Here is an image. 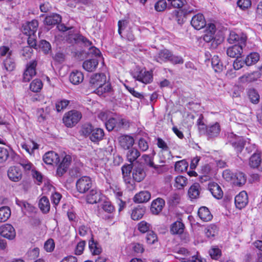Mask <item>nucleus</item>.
Masks as SVG:
<instances>
[{
  "label": "nucleus",
  "mask_w": 262,
  "mask_h": 262,
  "mask_svg": "<svg viewBox=\"0 0 262 262\" xmlns=\"http://www.w3.org/2000/svg\"><path fill=\"white\" fill-rule=\"evenodd\" d=\"M145 213V209L143 208L137 207L132 210L131 217L133 220L141 219Z\"/></svg>",
  "instance_id": "58836bf2"
},
{
  "label": "nucleus",
  "mask_w": 262,
  "mask_h": 262,
  "mask_svg": "<svg viewBox=\"0 0 262 262\" xmlns=\"http://www.w3.org/2000/svg\"><path fill=\"white\" fill-rule=\"evenodd\" d=\"M132 176L136 182L142 181L146 176V173L141 166H136L133 168Z\"/></svg>",
  "instance_id": "4be33fe9"
},
{
  "label": "nucleus",
  "mask_w": 262,
  "mask_h": 262,
  "mask_svg": "<svg viewBox=\"0 0 262 262\" xmlns=\"http://www.w3.org/2000/svg\"><path fill=\"white\" fill-rule=\"evenodd\" d=\"M42 88V83L41 80L39 79H35L30 83V89L34 92H38Z\"/></svg>",
  "instance_id": "79ce46f5"
},
{
  "label": "nucleus",
  "mask_w": 262,
  "mask_h": 262,
  "mask_svg": "<svg viewBox=\"0 0 262 262\" xmlns=\"http://www.w3.org/2000/svg\"><path fill=\"white\" fill-rule=\"evenodd\" d=\"M231 144L237 151L241 152L245 145V142L243 138H238L235 141L232 142Z\"/></svg>",
  "instance_id": "49530a36"
},
{
  "label": "nucleus",
  "mask_w": 262,
  "mask_h": 262,
  "mask_svg": "<svg viewBox=\"0 0 262 262\" xmlns=\"http://www.w3.org/2000/svg\"><path fill=\"white\" fill-rule=\"evenodd\" d=\"M198 213L200 218L204 222L211 221L213 217L208 208L205 206L200 207Z\"/></svg>",
  "instance_id": "393cba45"
},
{
  "label": "nucleus",
  "mask_w": 262,
  "mask_h": 262,
  "mask_svg": "<svg viewBox=\"0 0 262 262\" xmlns=\"http://www.w3.org/2000/svg\"><path fill=\"white\" fill-rule=\"evenodd\" d=\"M133 77L136 80L145 84L151 82L152 80V75L149 71L145 69H138L136 72L133 74Z\"/></svg>",
  "instance_id": "39448f33"
},
{
  "label": "nucleus",
  "mask_w": 262,
  "mask_h": 262,
  "mask_svg": "<svg viewBox=\"0 0 262 262\" xmlns=\"http://www.w3.org/2000/svg\"><path fill=\"white\" fill-rule=\"evenodd\" d=\"M221 132V126L218 122L207 125L205 128H201V134L205 136L208 140H213L217 137Z\"/></svg>",
  "instance_id": "7ed1b4c3"
},
{
  "label": "nucleus",
  "mask_w": 262,
  "mask_h": 262,
  "mask_svg": "<svg viewBox=\"0 0 262 262\" xmlns=\"http://www.w3.org/2000/svg\"><path fill=\"white\" fill-rule=\"evenodd\" d=\"M247 40V36L245 34H242L239 36L235 32L232 31L230 33L229 36L228 38V42L230 43H233L238 42L239 45H245Z\"/></svg>",
  "instance_id": "aec40b11"
},
{
  "label": "nucleus",
  "mask_w": 262,
  "mask_h": 262,
  "mask_svg": "<svg viewBox=\"0 0 262 262\" xmlns=\"http://www.w3.org/2000/svg\"><path fill=\"white\" fill-rule=\"evenodd\" d=\"M170 53L169 50L166 49L161 50L155 56V60L161 63L169 61Z\"/></svg>",
  "instance_id": "a878e982"
},
{
  "label": "nucleus",
  "mask_w": 262,
  "mask_h": 262,
  "mask_svg": "<svg viewBox=\"0 0 262 262\" xmlns=\"http://www.w3.org/2000/svg\"><path fill=\"white\" fill-rule=\"evenodd\" d=\"M69 104V101L67 100H62L58 101L56 103V108L57 112L66 108Z\"/></svg>",
  "instance_id": "052dcab7"
},
{
  "label": "nucleus",
  "mask_w": 262,
  "mask_h": 262,
  "mask_svg": "<svg viewBox=\"0 0 262 262\" xmlns=\"http://www.w3.org/2000/svg\"><path fill=\"white\" fill-rule=\"evenodd\" d=\"M85 245V242L84 241L79 242L76 247L75 253L76 255H80L82 253L84 247Z\"/></svg>",
  "instance_id": "69168bd1"
},
{
  "label": "nucleus",
  "mask_w": 262,
  "mask_h": 262,
  "mask_svg": "<svg viewBox=\"0 0 262 262\" xmlns=\"http://www.w3.org/2000/svg\"><path fill=\"white\" fill-rule=\"evenodd\" d=\"M112 90V88L110 83L105 82L101 86H98L95 90V93L98 95H102L104 93L111 92Z\"/></svg>",
  "instance_id": "c9c22d12"
},
{
  "label": "nucleus",
  "mask_w": 262,
  "mask_h": 262,
  "mask_svg": "<svg viewBox=\"0 0 262 262\" xmlns=\"http://www.w3.org/2000/svg\"><path fill=\"white\" fill-rule=\"evenodd\" d=\"M11 215V210L9 207L3 206L0 208V222L6 221Z\"/></svg>",
  "instance_id": "4c0bfd02"
},
{
  "label": "nucleus",
  "mask_w": 262,
  "mask_h": 262,
  "mask_svg": "<svg viewBox=\"0 0 262 262\" xmlns=\"http://www.w3.org/2000/svg\"><path fill=\"white\" fill-rule=\"evenodd\" d=\"M12 152V150L10 148H6L4 147H0V163L5 162Z\"/></svg>",
  "instance_id": "a19ab883"
},
{
  "label": "nucleus",
  "mask_w": 262,
  "mask_h": 262,
  "mask_svg": "<svg viewBox=\"0 0 262 262\" xmlns=\"http://www.w3.org/2000/svg\"><path fill=\"white\" fill-rule=\"evenodd\" d=\"M142 159L144 160L145 164L149 167H152L155 169L158 168V166L154 164L152 159L148 155H143L142 156Z\"/></svg>",
  "instance_id": "6e6d98bb"
},
{
  "label": "nucleus",
  "mask_w": 262,
  "mask_h": 262,
  "mask_svg": "<svg viewBox=\"0 0 262 262\" xmlns=\"http://www.w3.org/2000/svg\"><path fill=\"white\" fill-rule=\"evenodd\" d=\"M4 66L7 71L11 72L14 69L15 64L13 59L10 57H7L4 61Z\"/></svg>",
  "instance_id": "c03bdc74"
},
{
  "label": "nucleus",
  "mask_w": 262,
  "mask_h": 262,
  "mask_svg": "<svg viewBox=\"0 0 262 262\" xmlns=\"http://www.w3.org/2000/svg\"><path fill=\"white\" fill-rule=\"evenodd\" d=\"M184 225L180 221H176L171 224L170 232L172 234H181L184 232Z\"/></svg>",
  "instance_id": "7c9ffc66"
},
{
  "label": "nucleus",
  "mask_w": 262,
  "mask_h": 262,
  "mask_svg": "<svg viewBox=\"0 0 262 262\" xmlns=\"http://www.w3.org/2000/svg\"><path fill=\"white\" fill-rule=\"evenodd\" d=\"M32 147L31 145H29L27 144H24L22 145L23 149H25L30 155H32L34 150L38 148V145L34 142H32Z\"/></svg>",
  "instance_id": "680f3d73"
},
{
  "label": "nucleus",
  "mask_w": 262,
  "mask_h": 262,
  "mask_svg": "<svg viewBox=\"0 0 262 262\" xmlns=\"http://www.w3.org/2000/svg\"><path fill=\"white\" fill-rule=\"evenodd\" d=\"M55 248L53 239L50 238L47 240L44 244V249L48 252H52Z\"/></svg>",
  "instance_id": "bf43d9fd"
},
{
  "label": "nucleus",
  "mask_w": 262,
  "mask_h": 262,
  "mask_svg": "<svg viewBox=\"0 0 262 262\" xmlns=\"http://www.w3.org/2000/svg\"><path fill=\"white\" fill-rule=\"evenodd\" d=\"M248 199L247 193L243 191L235 197V204L236 208L241 209L248 204Z\"/></svg>",
  "instance_id": "4468645a"
},
{
  "label": "nucleus",
  "mask_w": 262,
  "mask_h": 262,
  "mask_svg": "<svg viewBox=\"0 0 262 262\" xmlns=\"http://www.w3.org/2000/svg\"><path fill=\"white\" fill-rule=\"evenodd\" d=\"M138 147L142 151H145L148 149V143L146 140L141 138L138 141Z\"/></svg>",
  "instance_id": "4d7b16f0"
},
{
  "label": "nucleus",
  "mask_w": 262,
  "mask_h": 262,
  "mask_svg": "<svg viewBox=\"0 0 262 262\" xmlns=\"http://www.w3.org/2000/svg\"><path fill=\"white\" fill-rule=\"evenodd\" d=\"M92 184L91 178L89 177L84 176L77 181L76 186L79 192L84 193L92 188Z\"/></svg>",
  "instance_id": "20e7f679"
},
{
  "label": "nucleus",
  "mask_w": 262,
  "mask_h": 262,
  "mask_svg": "<svg viewBox=\"0 0 262 262\" xmlns=\"http://www.w3.org/2000/svg\"><path fill=\"white\" fill-rule=\"evenodd\" d=\"M101 192L96 188L92 189L86 196V201L90 204H96L101 200Z\"/></svg>",
  "instance_id": "6ab92c4d"
},
{
  "label": "nucleus",
  "mask_w": 262,
  "mask_h": 262,
  "mask_svg": "<svg viewBox=\"0 0 262 262\" xmlns=\"http://www.w3.org/2000/svg\"><path fill=\"white\" fill-rule=\"evenodd\" d=\"M167 7L166 2L164 0H159L155 4V9L157 11H163Z\"/></svg>",
  "instance_id": "603ef678"
},
{
  "label": "nucleus",
  "mask_w": 262,
  "mask_h": 262,
  "mask_svg": "<svg viewBox=\"0 0 262 262\" xmlns=\"http://www.w3.org/2000/svg\"><path fill=\"white\" fill-rule=\"evenodd\" d=\"M233 181L235 185L241 186L246 182V178L243 172H238L234 175Z\"/></svg>",
  "instance_id": "e433bc0d"
},
{
  "label": "nucleus",
  "mask_w": 262,
  "mask_h": 262,
  "mask_svg": "<svg viewBox=\"0 0 262 262\" xmlns=\"http://www.w3.org/2000/svg\"><path fill=\"white\" fill-rule=\"evenodd\" d=\"M191 26L196 30H200L206 25L204 15L198 13L193 16L191 20Z\"/></svg>",
  "instance_id": "9b49d317"
},
{
  "label": "nucleus",
  "mask_w": 262,
  "mask_h": 262,
  "mask_svg": "<svg viewBox=\"0 0 262 262\" xmlns=\"http://www.w3.org/2000/svg\"><path fill=\"white\" fill-rule=\"evenodd\" d=\"M89 247L93 255H98L102 252L101 248L99 244L94 241L93 235H92L91 238L89 242Z\"/></svg>",
  "instance_id": "c756f323"
},
{
  "label": "nucleus",
  "mask_w": 262,
  "mask_h": 262,
  "mask_svg": "<svg viewBox=\"0 0 262 262\" xmlns=\"http://www.w3.org/2000/svg\"><path fill=\"white\" fill-rule=\"evenodd\" d=\"M37 61L33 60L27 64L26 69L23 74V81L29 82L36 74Z\"/></svg>",
  "instance_id": "423d86ee"
},
{
  "label": "nucleus",
  "mask_w": 262,
  "mask_h": 262,
  "mask_svg": "<svg viewBox=\"0 0 262 262\" xmlns=\"http://www.w3.org/2000/svg\"><path fill=\"white\" fill-rule=\"evenodd\" d=\"M218 228L214 224L208 226L205 229V233L207 237L212 238L217 234Z\"/></svg>",
  "instance_id": "72a5a7b5"
},
{
  "label": "nucleus",
  "mask_w": 262,
  "mask_h": 262,
  "mask_svg": "<svg viewBox=\"0 0 262 262\" xmlns=\"http://www.w3.org/2000/svg\"><path fill=\"white\" fill-rule=\"evenodd\" d=\"M106 81V77L103 73H96L93 74L90 79L91 86L95 89L101 86Z\"/></svg>",
  "instance_id": "0eeeda50"
},
{
  "label": "nucleus",
  "mask_w": 262,
  "mask_h": 262,
  "mask_svg": "<svg viewBox=\"0 0 262 262\" xmlns=\"http://www.w3.org/2000/svg\"><path fill=\"white\" fill-rule=\"evenodd\" d=\"M200 185L198 183L193 184L189 189L188 194L191 199L198 198L200 194Z\"/></svg>",
  "instance_id": "f704fd0d"
},
{
  "label": "nucleus",
  "mask_w": 262,
  "mask_h": 262,
  "mask_svg": "<svg viewBox=\"0 0 262 262\" xmlns=\"http://www.w3.org/2000/svg\"><path fill=\"white\" fill-rule=\"evenodd\" d=\"M126 154L127 160L130 163L136 161L140 156V152L135 148H130Z\"/></svg>",
  "instance_id": "c85d7f7f"
},
{
  "label": "nucleus",
  "mask_w": 262,
  "mask_h": 262,
  "mask_svg": "<svg viewBox=\"0 0 262 262\" xmlns=\"http://www.w3.org/2000/svg\"><path fill=\"white\" fill-rule=\"evenodd\" d=\"M150 227V225L145 221H142L138 225V230L142 233L148 232Z\"/></svg>",
  "instance_id": "5fc2aeb1"
},
{
  "label": "nucleus",
  "mask_w": 262,
  "mask_h": 262,
  "mask_svg": "<svg viewBox=\"0 0 262 262\" xmlns=\"http://www.w3.org/2000/svg\"><path fill=\"white\" fill-rule=\"evenodd\" d=\"M208 189L215 198L220 199L223 197V192L217 183L214 182L209 183Z\"/></svg>",
  "instance_id": "412c9836"
},
{
  "label": "nucleus",
  "mask_w": 262,
  "mask_h": 262,
  "mask_svg": "<svg viewBox=\"0 0 262 262\" xmlns=\"http://www.w3.org/2000/svg\"><path fill=\"white\" fill-rule=\"evenodd\" d=\"M169 61L173 64H182L184 62V60L181 56L173 55L171 53Z\"/></svg>",
  "instance_id": "e2e57ef3"
},
{
  "label": "nucleus",
  "mask_w": 262,
  "mask_h": 262,
  "mask_svg": "<svg viewBox=\"0 0 262 262\" xmlns=\"http://www.w3.org/2000/svg\"><path fill=\"white\" fill-rule=\"evenodd\" d=\"M39 47L45 54L48 53L51 50L50 43L45 40H41L40 41Z\"/></svg>",
  "instance_id": "864d4df0"
},
{
  "label": "nucleus",
  "mask_w": 262,
  "mask_h": 262,
  "mask_svg": "<svg viewBox=\"0 0 262 262\" xmlns=\"http://www.w3.org/2000/svg\"><path fill=\"white\" fill-rule=\"evenodd\" d=\"M81 113L76 110H72L66 113L63 117V122L68 127L75 126L81 119Z\"/></svg>",
  "instance_id": "f03ea898"
},
{
  "label": "nucleus",
  "mask_w": 262,
  "mask_h": 262,
  "mask_svg": "<svg viewBox=\"0 0 262 262\" xmlns=\"http://www.w3.org/2000/svg\"><path fill=\"white\" fill-rule=\"evenodd\" d=\"M249 165L253 168L262 171V157L260 153H254L249 159Z\"/></svg>",
  "instance_id": "2eb2a0df"
},
{
  "label": "nucleus",
  "mask_w": 262,
  "mask_h": 262,
  "mask_svg": "<svg viewBox=\"0 0 262 262\" xmlns=\"http://www.w3.org/2000/svg\"><path fill=\"white\" fill-rule=\"evenodd\" d=\"M119 145L124 149H129L135 143L134 139L129 135H122L118 139Z\"/></svg>",
  "instance_id": "9d476101"
},
{
  "label": "nucleus",
  "mask_w": 262,
  "mask_h": 262,
  "mask_svg": "<svg viewBox=\"0 0 262 262\" xmlns=\"http://www.w3.org/2000/svg\"><path fill=\"white\" fill-rule=\"evenodd\" d=\"M8 176L11 181L18 182L21 179V171L16 166L10 167L8 170Z\"/></svg>",
  "instance_id": "a211bd4d"
},
{
  "label": "nucleus",
  "mask_w": 262,
  "mask_h": 262,
  "mask_svg": "<svg viewBox=\"0 0 262 262\" xmlns=\"http://www.w3.org/2000/svg\"><path fill=\"white\" fill-rule=\"evenodd\" d=\"M259 60V54L257 52H252L247 56L244 62L247 66H250L255 64Z\"/></svg>",
  "instance_id": "473e14b6"
},
{
  "label": "nucleus",
  "mask_w": 262,
  "mask_h": 262,
  "mask_svg": "<svg viewBox=\"0 0 262 262\" xmlns=\"http://www.w3.org/2000/svg\"><path fill=\"white\" fill-rule=\"evenodd\" d=\"M102 208L104 211L110 213H112L115 210L114 207L108 201H105L103 203Z\"/></svg>",
  "instance_id": "0e129e2a"
},
{
  "label": "nucleus",
  "mask_w": 262,
  "mask_h": 262,
  "mask_svg": "<svg viewBox=\"0 0 262 262\" xmlns=\"http://www.w3.org/2000/svg\"><path fill=\"white\" fill-rule=\"evenodd\" d=\"M248 94L249 98L252 103L256 104L259 102V95L255 90H249Z\"/></svg>",
  "instance_id": "a18cd8bd"
},
{
  "label": "nucleus",
  "mask_w": 262,
  "mask_h": 262,
  "mask_svg": "<svg viewBox=\"0 0 262 262\" xmlns=\"http://www.w3.org/2000/svg\"><path fill=\"white\" fill-rule=\"evenodd\" d=\"M38 206L43 213L49 212L50 209V204L48 198L45 196H42L39 201Z\"/></svg>",
  "instance_id": "2f4dec72"
},
{
  "label": "nucleus",
  "mask_w": 262,
  "mask_h": 262,
  "mask_svg": "<svg viewBox=\"0 0 262 262\" xmlns=\"http://www.w3.org/2000/svg\"><path fill=\"white\" fill-rule=\"evenodd\" d=\"M245 45H235L229 47L226 51L227 54L231 58L240 57L243 52V48Z\"/></svg>",
  "instance_id": "ddd939ff"
},
{
  "label": "nucleus",
  "mask_w": 262,
  "mask_h": 262,
  "mask_svg": "<svg viewBox=\"0 0 262 262\" xmlns=\"http://www.w3.org/2000/svg\"><path fill=\"white\" fill-rule=\"evenodd\" d=\"M187 179L186 177L179 176L175 179L174 186L179 189H182L186 185Z\"/></svg>",
  "instance_id": "ea45409f"
},
{
  "label": "nucleus",
  "mask_w": 262,
  "mask_h": 262,
  "mask_svg": "<svg viewBox=\"0 0 262 262\" xmlns=\"http://www.w3.org/2000/svg\"><path fill=\"white\" fill-rule=\"evenodd\" d=\"M33 51L31 47L28 46L26 47L23 50L22 55L26 59H29L31 57Z\"/></svg>",
  "instance_id": "338daca9"
},
{
  "label": "nucleus",
  "mask_w": 262,
  "mask_h": 262,
  "mask_svg": "<svg viewBox=\"0 0 262 262\" xmlns=\"http://www.w3.org/2000/svg\"><path fill=\"white\" fill-rule=\"evenodd\" d=\"M0 234L4 237L12 240L16 236L14 227L10 224H5L0 228Z\"/></svg>",
  "instance_id": "6e6552de"
},
{
  "label": "nucleus",
  "mask_w": 262,
  "mask_h": 262,
  "mask_svg": "<svg viewBox=\"0 0 262 262\" xmlns=\"http://www.w3.org/2000/svg\"><path fill=\"white\" fill-rule=\"evenodd\" d=\"M43 160L48 165L57 164L59 162V157L55 152L51 151L44 155Z\"/></svg>",
  "instance_id": "f3484780"
},
{
  "label": "nucleus",
  "mask_w": 262,
  "mask_h": 262,
  "mask_svg": "<svg viewBox=\"0 0 262 262\" xmlns=\"http://www.w3.org/2000/svg\"><path fill=\"white\" fill-rule=\"evenodd\" d=\"M165 206V201L160 198L154 200L151 204L150 211L152 214L157 215L161 212Z\"/></svg>",
  "instance_id": "dca6fc26"
},
{
  "label": "nucleus",
  "mask_w": 262,
  "mask_h": 262,
  "mask_svg": "<svg viewBox=\"0 0 262 262\" xmlns=\"http://www.w3.org/2000/svg\"><path fill=\"white\" fill-rule=\"evenodd\" d=\"M180 258L182 259L181 262H206L205 259L201 258L199 256H193L191 257V258L189 260H186L185 258L181 257Z\"/></svg>",
  "instance_id": "774afa93"
},
{
  "label": "nucleus",
  "mask_w": 262,
  "mask_h": 262,
  "mask_svg": "<svg viewBox=\"0 0 262 262\" xmlns=\"http://www.w3.org/2000/svg\"><path fill=\"white\" fill-rule=\"evenodd\" d=\"M19 164L23 167L24 170H32L33 171L34 166L28 160L25 159H20Z\"/></svg>",
  "instance_id": "09e8293b"
},
{
  "label": "nucleus",
  "mask_w": 262,
  "mask_h": 262,
  "mask_svg": "<svg viewBox=\"0 0 262 262\" xmlns=\"http://www.w3.org/2000/svg\"><path fill=\"white\" fill-rule=\"evenodd\" d=\"M61 21V17L58 14H53L48 16L44 20V23L49 26L57 25Z\"/></svg>",
  "instance_id": "cd10ccee"
},
{
  "label": "nucleus",
  "mask_w": 262,
  "mask_h": 262,
  "mask_svg": "<svg viewBox=\"0 0 262 262\" xmlns=\"http://www.w3.org/2000/svg\"><path fill=\"white\" fill-rule=\"evenodd\" d=\"M211 64L212 68L214 69L216 72H220L223 70V66L220 62L217 56H214L212 57Z\"/></svg>",
  "instance_id": "37998d69"
},
{
  "label": "nucleus",
  "mask_w": 262,
  "mask_h": 262,
  "mask_svg": "<svg viewBox=\"0 0 262 262\" xmlns=\"http://www.w3.org/2000/svg\"><path fill=\"white\" fill-rule=\"evenodd\" d=\"M188 164L185 160L177 162L175 164V169L177 171L182 172L187 169Z\"/></svg>",
  "instance_id": "8fccbe9b"
},
{
  "label": "nucleus",
  "mask_w": 262,
  "mask_h": 262,
  "mask_svg": "<svg viewBox=\"0 0 262 262\" xmlns=\"http://www.w3.org/2000/svg\"><path fill=\"white\" fill-rule=\"evenodd\" d=\"M84 76L82 73L79 71L72 72L70 75V80L74 84H78L83 80Z\"/></svg>",
  "instance_id": "bb28decb"
},
{
  "label": "nucleus",
  "mask_w": 262,
  "mask_h": 262,
  "mask_svg": "<svg viewBox=\"0 0 262 262\" xmlns=\"http://www.w3.org/2000/svg\"><path fill=\"white\" fill-rule=\"evenodd\" d=\"M39 254V249L38 248H34L30 250L27 253V256L30 260H34L37 258Z\"/></svg>",
  "instance_id": "3c124183"
},
{
  "label": "nucleus",
  "mask_w": 262,
  "mask_h": 262,
  "mask_svg": "<svg viewBox=\"0 0 262 262\" xmlns=\"http://www.w3.org/2000/svg\"><path fill=\"white\" fill-rule=\"evenodd\" d=\"M81 134L85 137H89L94 143H98L103 139L104 133L100 128H94L90 124L83 125L81 129Z\"/></svg>",
  "instance_id": "f257e3e1"
},
{
  "label": "nucleus",
  "mask_w": 262,
  "mask_h": 262,
  "mask_svg": "<svg viewBox=\"0 0 262 262\" xmlns=\"http://www.w3.org/2000/svg\"><path fill=\"white\" fill-rule=\"evenodd\" d=\"M71 162V156L69 155L65 156L57 169L56 173L59 177L63 176V174L67 171Z\"/></svg>",
  "instance_id": "f8f14e48"
},
{
  "label": "nucleus",
  "mask_w": 262,
  "mask_h": 262,
  "mask_svg": "<svg viewBox=\"0 0 262 262\" xmlns=\"http://www.w3.org/2000/svg\"><path fill=\"white\" fill-rule=\"evenodd\" d=\"M150 198L151 194L149 191H141L135 195L134 201L136 203H143L148 202Z\"/></svg>",
  "instance_id": "b1692460"
},
{
  "label": "nucleus",
  "mask_w": 262,
  "mask_h": 262,
  "mask_svg": "<svg viewBox=\"0 0 262 262\" xmlns=\"http://www.w3.org/2000/svg\"><path fill=\"white\" fill-rule=\"evenodd\" d=\"M146 240L147 244H154L158 241L157 235L154 231H149L146 234Z\"/></svg>",
  "instance_id": "de8ad7c7"
},
{
  "label": "nucleus",
  "mask_w": 262,
  "mask_h": 262,
  "mask_svg": "<svg viewBox=\"0 0 262 262\" xmlns=\"http://www.w3.org/2000/svg\"><path fill=\"white\" fill-rule=\"evenodd\" d=\"M99 60L97 58H92L84 61L82 67L83 69L89 72L94 71L98 67Z\"/></svg>",
  "instance_id": "5701e85b"
},
{
  "label": "nucleus",
  "mask_w": 262,
  "mask_h": 262,
  "mask_svg": "<svg viewBox=\"0 0 262 262\" xmlns=\"http://www.w3.org/2000/svg\"><path fill=\"white\" fill-rule=\"evenodd\" d=\"M117 122V120L114 118L109 119L105 123L106 128L108 131L112 130L116 127Z\"/></svg>",
  "instance_id": "13d9d810"
},
{
  "label": "nucleus",
  "mask_w": 262,
  "mask_h": 262,
  "mask_svg": "<svg viewBox=\"0 0 262 262\" xmlns=\"http://www.w3.org/2000/svg\"><path fill=\"white\" fill-rule=\"evenodd\" d=\"M38 26L37 20L34 19L27 22L23 26V32L28 36L34 35Z\"/></svg>",
  "instance_id": "1a4fd4ad"
}]
</instances>
